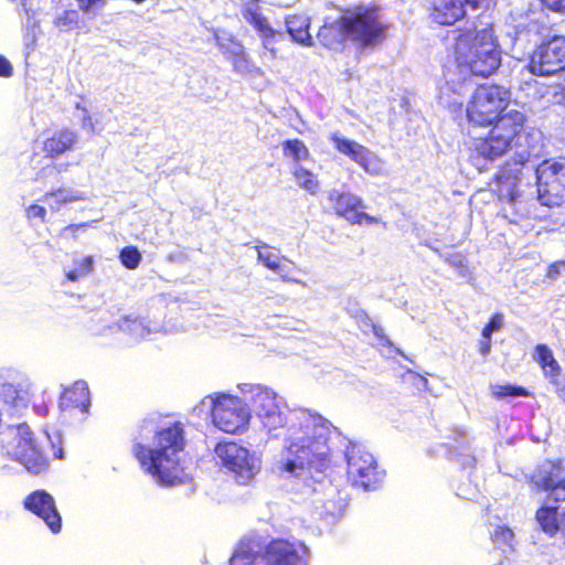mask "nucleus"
I'll return each instance as SVG.
<instances>
[{"mask_svg": "<svg viewBox=\"0 0 565 565\" xmlns=\"http://www.w3.org/2000/svg\"><path fill=\"white\" fill-rule=\"evenodd\" d=\"M241 392L250 401L263 427L273 437L282 435V448L274 470L285 479H298L312 492L326 482L332 438L340 433L327 418L306 408L290 409L273 388L244 383Z\"/></svg>", "mask_w": 565, "mask_h": 565, "instance_id": "f257e3e1", "label": "nucleus"}, {"mask_svg": "<svg viewBox=\"0 0 565 565\" xmlns=\"http://www.w3.org/2000/svg\"><path fill=\"white\" fill-rule=\"evenodd\" d=\"M132 451L141 468L160 486L182 483L188 475L181 465L184 431L180 423L160 425L157 416L142 419L134 435Z\"/></svg>", "mask_w": 565, "mask_h": 565, "instance_id": "f03ea898", "label": "nucleus"}, {"mask_svg": "<svg viewBox=\"0 0 565 565\" xmlns=\"http://www.w3.org/2000/svg\"><path fill=\"white\" fill-rule=\"evenodd\" d=\"M385 36V26L376 9L358 8L347 11L339 20L324 24L318 32V40L330 49H337L349 38L363 46H372Z\"/></svg>", "mask_w": 565, "mask_h": 565, "instance_id": "7ed1b4c3", "label": "nucleus"}, {"mask_svg": "<svg viewBox=\"0 0 565 565\" xmlns=\"http://www.w3.org/2000/svg\"><path fill=\"white\" fill-rule=\"evenodd\" d=\"M455 56L458 72L463 76L493 74L501 64V51L492 28L460 34L456 40Z\"/></svg>", "mask_w": 565, "mask_h": 565, "instance_id": "20e7f679", "label": "nucleus"}, {"mask_svg": "<svg viewBox=\"0 0 565 565\" xmlns=\"http://www.w3.org/2000/svg\"><path fill=\"white\" fill-rule=\"evenodd\" d=\"M0 443L3 452L31 473L38 475L44 470L45 457L28 424L8 426L0 433Z\"/></svg>", "mask_w": 565, "mask_h": 565, "instance_id": "39448f33", "label": "nucleus"}, {"mask_svg": "<svg viewBox=\"0 0 565 565\" xmlns=\"http://www.w3.org/2000/svg\"><path fill=\"white\" fill-rule=\"evenodd\" d=\"M215 455L236 483L242 486L249 484L262 468L260 458L236 443L217 444Z\"/></svg>", "mask_w": 565, "mask_h": 565, "instance_id": "423d86ee", "label": "nucleus"}, {"mask_svg": "<svg viewBox=\"0 0 565 565\" xmlns=\"http://www.w3.org/2000/svg\"><path fill=\"white\" fill-rule=\"evenodd\" d=\"M509 99L510 92L502 86H479L467 107L469 121L478 126L492 125L499 114L507 107Z\"/></svg>", "mask_w": 565, "mask_h": 565, "instance_id": "0eeeda50", "label": "nucleus"}, {"mask_svg": "<svg viewBox=\"0 0 565 565\" xmlns=\"http://www.w3.org/2000/svg\"><path fill=\"white\" fill-rule=\"evenodd\" d=\"M349 444L345 450L349 481L364 491L375 490L384 479V471L379 469L374 456L363 446Z\"/></svg>", "mask_w": 565, "mask_h": 565, "instance_id": "6e6552de", "label": "nucleus"}, {"mask_svg": "<svg viewBox=\"0 0 565 565\" xmlns=\"http://www.w3.org/2000/svg\"><path fill=\"white\" fill-rule=\"evenodd\" d=\"M209 398L212 420L216 428L227 434H237L247 427L250 411L241 398L226 394Z\"/></svg>", "mask_w": 565, "mask_h": 565, "instance_id": "1a4fd4ad", "label": "nucleus"}, {"mask_svg": "<svg viewBox=\"0 0 565 565\" xmlns=\"http://www.w3.org/2000/svg\"><path fill=\"white\" fill-rule=\"evenodd\" d=\"M520 170L512 169L511 163L502 169L495 177L498 198L502 202L501 216L510 223H518L519 220L530 215L526 203L521 200L518 189L520 183Z\"/></svg>", "mask_w": 565, "mask_h": 565, "instance_id": "9d476101", "label": "nucleus"}, {"mask_svg": "<svg viewBox=\"0 0 565 565\" xmlns=\"http://www.w3.org/2000/svg\"><path fill=\"white\" fill-rule=\"evenodd\" d=\"M535 172L540 203L550 207L565 205V160L544 161Z\"/></svg>", "mask_w": 565, "mask_h": 565, "instance_id": "9b49d317", "label": "nucleus"}, {"mask_svg": "<svg viewBox=\"0 0 565 565\" xmlns=\"http://www.w3.org/2000/svg\"><path fill=\"white\" fill-rule=\"evenodd\" d=\"M530 72L539 76L558 75L565 72V35H554L543 42L532 54Z\"/></svg>", "mask_w": 565, "mask_h": 565, "instance_id": "f8f14e48", "label": "nucleus"}, {"mask_svg": "<svg viewBox=\"0 0 565 565\" xmlns=\"http://www.w3.org/2000/svg\"><path fill=\"white\" fill-rule=\"evenodd\" d=\"M328 199L332 203L335 213L344 217L351 224L374 225L381 222L379 217L359 211L360 209H365V205L363 200L355 194L332 190L329 192Z\"/></svg>", "mask_w": 565, "mask_h": 565, "instance_id": "ddd939ff", "label": "nucleus"}, {"mask_svg": "<svg viewBox=\"0 0 565 565\" xmlns=\"http://www.w3.org/2000/svg\"><path fill=\"white\" fill-rule=\"evenodd\" d=\"M308 548L301 542L273 540L265 550L264 565H307Z\"/></svg>", "mask_w": 565, "mask_h": 565, "instance_id": "4468645a", "label": "nucleus"}, {"mask_svg": "<svg viewBox=\"0 0 565 565\" xmlns=\"http://www.w3.org/2000/svg\"><path fill=\"white\" fill-rule=\"evenodd\" d=\"M23 507L42 519L52 533L61 532L62 516L54 498L47 491L41 489L31 492L24 498Z\"/></svg>", "mask_w": 565, "mask_h": 565, "instance_id": "2eb2a0df", "label": "nucleus"}, {"mask_svg": "<svg viewBox=\"0 0 565 565\" xmlns=\"http://www.w3.org/2000/svg\"><path fill=\"white\" fill-rule=\"evenodd\" d=\"M241 13L244 20L249 23L262 38L263 46L271 55L276 54L275 43L285 35L282 32L274 30L267 19L263 15L258 0H245L242 4Z\"/></svg>", "mask_w": 565, "mask_h": 565, "instance_id": "dca6fc26", "label": "nucleus"}, {"mask_svg": "<svg viewBox=\"0 0 565 565\" xmlns=\"http://www.w3.org/2000/svg\"><path fill=\"white\" fill-rule=\"evenodd\" d=\"M484 0H434L431 18L440 25H451L466 15V7L479 9Z\"/></svg>", "mask_w": 565, "mask_h": 565, "instance_id": "f3484780", "label": "nucleus"}, {"mask_svg": "<svg viewBox=\"0 0 565 565\" xmlns=\"http://www.w3.org/2000/svg\"><path fill=\"white\" fill-rule=\"evenodd\" d=\"M525 116L518 110H510L502 116H498L494 120L492 129V141H513L514 139H522L523 137H532L525 132L524 128Z\"/></svg>", "mask_w": 565, "mask_h": 565, "instance_id": "a211bd4d", "label": "nucleus"}, {"mask_svg": "<svg viewBox=\"0 0 565 565\" xmlns=\"http://www.w3.org/2000/svg\"><path fill=\"white\" fill-rule=\"evenodd\" d=\"M158 330V326H151L150 321L146 319L124 317L118 322L107 324L103 329L95 331V333L107 335L108 333L121 331L128 334L132 341H140Z\"/></svg>", "mask_w": 565, "mask_h": 565, "instance_id": "6ab92c4d", "label": "nucleus"}, {"mask_svg": "<svg viewBox=\"0 0 565 565\" xmlns=\"http://www.w3.org/2000/svg\"><path fill=\"white\" fill-rule=\"evenodd\" d=\"M58 405L62 411H78L81 415H86L90 407L87 383L76 381L71 387L65 388L60 397Z\"/></svg>", "mask_w": 565, "mask_h": 565, "instance_id": "aec40b11", "label": "nucleus"}, {"mask_svg": "<svg viewBox=\"0 0 565 565\" xmlns=\"http://www.w3.org/2000/svg\"><path fill=\"white\" fill-rule=\"evenodd\" d=\"M448 439L446 446L449 448L451 459L460 462L465 468L472 467L476 458L471 452L467 431L463 428H455Z\"/></svg>", "mask_w": 565, "mask_h": 565, "instance_id": "412c9836", "label": "nucleus"}, {"mask_svg": "<svg viewBox=\"0 0 565 565\" xmlns=\"http://www.w3.org/2000/svg\"><path fill=\"white\" fill-rule=\"evenodd\" d=\"M511 143H476L470 154L471 163L479 170L486 169L488 163L503 156Z\"/></svg>", "mask_w": 565, "mask_h": 565, "instance_id": "4be33fe9", "label": "nucleus"}, {"mask_svg": "<svg viewBox=\"0 0 565 565\" xmlns=\"http://www.w3.org/2000/svg\"><path fill=\"white\" fill-rule=\"evenodd\" d=\"M31 384L28 381L14 383H4L0 388V395L7 404L20 409L26 406L30 396Z\"/></svg>", "mask_w": 565, "mask_h": 565, "instance_id": "5701e85b", "label": "nucleus"}, {"mask_svg": "<svg viewBox=\"0 0 565 565\" xmlns=\"http://www.w3.org/2000/svg\"><path fill=\"white\" fill-rule=\"evenodd\" d=\"M287 32L292 40L302 45H312V38L309 33V19L305 15H292L286 19Z\"/></svg>", "mask_w": 565, "mask_h": 565, "instance_id": "b1692460", "label": "nucleus"}, {"mask_svg": "<svg viewBox=\"0 0 565 565\" xmlns=\"http://www.w3.org/2000/svg\"><path fill=\"white\" fill-rule=\"evenodd\" d=\"M230 565H264V557L257 545L242 542L231 557Z\"/></svg>", "mask_w": 565, "mask_h": 565, "instance_id": "393cba45", "label": "nucleus"}, {"mask_svg": "<svg viewBox=\"0 0 565 565\" xmlns=\"http://www.w3.org/2000/svg\"><path fill=\"white\" fill-rule=\"evenodd\" d=\"M49 198H57V205L50 204V207L53 211H58L63 204L84 201L87 196L83 191L58 188L45 193L44 201H47Z\"/></svg>", "mask_w": 565, "mask_h": 565, "instance_id": "a878e982", "label": "nucleus"}, {"mask_svg": "<svg viewBox=\"0 0 565 565\" xmlns=\"http://www.w3.org/2000/svg\"><path fill=\"white\" fill-rule=\"evenodd\" d=\"M337 149L352 160L361 164L366 171L370 170L371 153L361 143H335Z\"/></svg>", "mask_w": 565, "mask_h": 565, "instance_id": "bb28decb", "label": "nucleus"}, {"mask_svg": "<svg viewBox=\"0 0 565 565\" xmlns=\"http://www.w3.org/2000/svg\"><path fill=\"white\" fill-rule=\"evenodd\" d=\"M537 483L544 489H552L565 484V471L557 465H550L548 469L543 470Z\"/></svg>", "mask_w": 565, "mask_h": 565, "instance_id": "cd10ccee", "label": "nucleus"}, {"mask_svg": "<svg viewBox=\"0 0 565 565\" xmlns=\"http://www.w3.org/2000/svg\"><path fill=\"white\" fill-rule=\"evenodd\" d=\"M284 156L294 162V167H310L311 159L305 143H282Z\"/></svg>", "mask_w": 565, "mask_h": 565, "instance_id": "c85d7f7f", "label": "nucleus"}, {"mask_svg": "<svg viewBox=\"0 0 565 565\" xmlns=\"http://www.w3.org/2000/svg\"><path fill=\"white\" fill-rule=\"evenodd\" d=\"M53 23L61 32H70L81 29V15L77 10H65L55 17Z\"/></svg>", "mask_w": 565, "mask_h": 565, "instance_id": "c756f323", "label": "nucleus"}, {"mask_svg": "<svg viewBox=\"0 0 565 565\" xmlns=\"http://www.w3.org/2000/svg\"><path fill=\"white\" fill-rule=\"evenodd\" d=\"M74 268L65 271V276L70 281H77L81 277L87 276L94 270L93 256L75 258L73 260Z\"/></svg>", "mask_w": 565, "mask_h": 565, "instance_id": "7c9ffc66", "label": "nucleus"}, {"mask_svg": "<svg viewBox=\"0 0 565 565\" xmlns=\"http://www.w3.org/2000/svg\"><path fill=\"white\" fill-rule=\"evenodd\" d=\"M556 508L542 507L536 512V521L545 533L553 535L558 530Z\"/></svg>", "mask_w": 565, "mask_h": 565, "instance_id": "2f4dec72", "label": "nucleus"}, {"mask_svg": "<svg viewBox=\"0 0 565 565\" xmlns=\"http://www.w3.org/2000/svg\"><path fill=\"white\" fill-rule=\"evenodd\" d=\"M309 168L306 166L294 167V175L300 188L313 194L319 188V182Z\"/></svg>", "mask_w": 565, "mask_h": 565, "instance_id": "473e14b6", "label": "nucleus"}, {"mask_svg": "<svg viewBox=\"0 0 565 565\" xmlns=\"http://www.w3.org/2000/svg\"><path fill=\"white\" fill-rule=\"evenodd\" d=\"M491 393L498 399L526 397L530 395L525 387L515 384H493L491 385Z\"/></svg>", "mask_w": 565, "mask_h": 565, "instance_id": "72a5a7b5", "label": "nucleus"}, {"mask_svg": "<svg viewBox=\"0 0 565 565\" xmlns=\"http://www.w3.org/2000/svg\"><path fill=\"white\" fill-rule=\"evenodd\" d=\"M256 249H257L258 262H260L265 267H267L268 269H270L273 271L279 269V262H280L281 257L277 250H273L265 243L257 245Z\"/></svg>", "mask_w": 565, "mask_h": 565, "instance_id": "f704fd0d", "label": "nucleus"}, {"mask_svg": "<svg viewBox=\"0 0 565 565\" xmlns=\"http://www.w3.org/2000/svg\"><path fill=\"white\" fill-rule=\"evenodd\" d=\"M119 259L127 269H136L140 265L142 256L136 246H126L120 250Z\"/></svg>", "mask_w": 565, "mask_h": 565, "instance_id": "c9c22d12", "label": "nucleus"}, {"mask_svg": "<svg viewBox=\"0 0 565 565\" xmlns=\"http://www.w3.org/2000/svg\"><path fill=\"white\" fill-rule=\"evenodd\" d=\"M439 256L450 266L459 269V275L462 277L467 276V258L459 252L441 254Z\"/></svg>", "mask_w": 565, "mask_h": 565, "instance_id": "e433bc0d", "label": "nucleus"}, {"mask_svg": "<svg viewBox=\"0 0 565 565\" xmlns=\"http://www.w3.org/2000/svg\"><path fill=\"white\" fill-rule=\"evenodd\" d=\"M75 118L81 121V126L83 129L87 131L95 132L98 128V122L94 121L89 111L86 107H83L79 103L76 104V113L74 114Z\"/></svg>", "mask_w": 565, "mask_h": 565, "instance_id": "4c0bfd02", "label": "nucleus"}, {"mask_svg": "<svg viewBox=\"0 0 565 565\" xmlns=\"http://www.w3.org/2000/svg\"><path fill=\"white\" fill-rule=\"evenodd\" d=\"M504 317L502 313H494L481 332L482 338H491L493 332L499 331L503 327Z\"/></svg>", "mask_w": 565, "mask_h": 565, "instance_id": "58836bf2", "label": "nucleus"}, {"mask_svg": "<svg viewBox=\"0 0 565 565\" xmlns=\"http://www.w3.org/2000/svg\"><path fill=\"white\" fill-rule=\"evenodd\" d=\"M534 358L539 362L541 367H545V365L548 363H555V358L553 355L552 350L545 344H537L535 347Z\"/></svg>", "mask_w": 565, "mask_h": 565, "instance_id": "ea45409f", "label": "nucleus"}, {"mask_svg": "<svg viewBox=\"0 0 565 565\" xmlns=\"http://www.w3.org/2000/svg\"><path fill=\"white\" fill-rule=\"evenodd\" d=\"M514 534L507 526H498L492 534L493 542L497 544L512 546Z\"/></svg>", "mask_w": 565, "mask_h": 565, "instance_id": "a19ab883", "label": "nucleus"}, {"mask_svg": "<svg viewBox=\"0 0 565 565\" xmlns=\"http://www.w3.org/2000/svg\"><path fill=\"white\" fill-rule=\"evenodd\" d=\"M516 150L513 157V163L515 166H524L530 162L531 153L526 147L527 143H515Z\"/></svg>", "mask_w": 565, "mask_h": 565, "instance_id": "79ce46f5", "label": "nucleus"}, {"mask_svg": "<svg viewBox=\"0 0 565 565\" xmlns=\"http://www.w3.org/2000/svg\"><path fill=\"white\" fill-rule=\"evenodd\" d=\"M72 143H43V150L46 152V156L50 158H54L64 153L65 151L71 149Z\"/></svg>", "mask_w": 565, "mask_h": 565, "instance_id": "37998d69", "label": "nucleus"}, {"mask_svg": "<svg viewBox=\"0 0 565 565\" xmlns=\"http://www.w3.org/2000/svg\"><path fill=\"white\" fill-rule=\"evenodd\" d=\"M76 1H77L79 10H82L85 13H88V12L93 11L95 8H97L98 6L104 4L103 0H76Z\"/></svg>", "mask_w": 565, "mask_h": 565, "instance_id": "c03bdc74", "label": "nucleus"}, {"mask_svg": "<svg viewBox=\"0 0 565 565\" xmlns=\"http://www.w3.org/2000/svg\"><path fill=\"white\" fill-rule=\"evenodd\" d=\"M26 215L29 218L39 217L44 222L46 210L41 205L32 204L28 207Z\"/></svg>", "mask_w": 565, "mask_h": 565, "instance_id": "a18cd8bd", "label": "nucleus"}, {"mask_svg": "<svg viewBox=\"0 0 565 565\" xmlns=\"http://www.w3.org/2000/svg\"><path fill=\"white\" fill-rule=\"evenodd\" d=\"M550 10L565 14V0H541Z\"/></svg>", "mask_w": 565, "mask_h": 565, "instance_id": "49530a36", "label": "nucleus"}, {"mask_svg": "<svg viewBox=\"0 0 565 565\" xmlns=\"http://www.w3.org/2000/svg\"><path fill=\"white\" fill-rule=\"evenodd\" d=\"M539 25L535 21L531 20L527 23H522L518 25V36H521L523 33L537 32Z\"/></svg>", "mask_w": 565, "mask_h": 565, "instance_id": "de8ad7c7", "label": "nucleus"}, {"mask_svg": "<svg viewBox=\"0 0 565 565\" xmlns=\"http://www.w3.org/2000/svg\"><path fill=\"white\" fill-rule=\"evenodd\" d=\"M546 491H550V498L554 500L555 502L564 501L565 500V484L547 489Z\"/></svg>", "mask_w": 565, "mask_h": 565, "instance_id": "09e8293b", "label": "nucleus"}, {"mask_svg": "<svg viewBox=\"0 0 565 565\" xmlns=\"http://www.w3.org/2000/svg\"><path fill=\"white\" fill-rule=\"evenodd\" d=\"M374 335L381 341L383 345L392 347L391 340L384 334V330L382 327L373 324L372 326Z\"/></svg>", "mask_w": 565, "mask_h": 565, "instance_id": "8fccbe9b", "label": "nucleus"}, {"mask_svg": "<svg viewBox=\"0 0 565 565\" xmlns=\"http://www.w3.org/2000/svg\"><path fill=\"white\" fill-rule=\"evenodd\" d=\"M12 75V66L10 62L0 55V76L2 77H9Z\"/></svg>", "mask_w": 565, "mask_h": 565, "instance_id": "3c124183", "label": "nucleus"}, {"mask_svg": "<svg viewBox=\"0 0 565 565\" xmlns=\"http://www.w3.org/2000/svg\"><path fill=\"white\" fill-rule=\"evenodd\" d=\"M542 370L546 376L554 379L559 374L561 369H559L557 361L555 360L554 364L548 363L545 365V367H542Z\"/></svg>", "mask_w": 565, "mask_h": 565, "instance_id": "603ef678", "label": "nucleus"}, {"mask_svg": "<svg viewBox=\"0 0 565 565\" xmlns=\"http://www.w3.org/2000/svg\"><path fill=\"white\" fill-rule=\"evenodd\" d=\"M491 351V338H482L479 342V352L482 356H487Z\"/></svg>", "mask_w": 565, "mask_h": 565, "instance_id": "864d4df0", "label": "nucleus"}, {"mask_svg": "<svg viewBox=\"0 0 565 565\" xmlns=\"http://www.w3.org/2000/svg\"><path fill=\"white\" fill-rule=\"evenodd\" d=\"M565 267V262H556L548 267L547 276L552 279L559 275L561 268Z\"/></svg>", "mask_w": 565, "mask_h": 565, "instance_id": "5fc2aeb1", "label": "nucleus"}, {"mask_svg": "<svg viewBox=\"0 0 565 565\" xmlns=\"http://www.w3.org/2000/svg\"><path fill=\"white\" fill-rule=\"evenodd\" d=\"M460 76L462 77V82L458 83L457 85H452L451 83H454V79H450V82L448 81L446 83V85L444 87H446V89L443 90V94L446 95L447 90H449L450 87H460V88H463V87H468L469 84L467 83V76H463L461 73H459Z\"/></svg>", "mask_w": 565, "mask_h": 565, "instance_id": "6e6d98bb", "label": "nucleus"}, {"mask_svg": "<svg viewBox=\"0 0 565 565\" xmlns=\"http://www.w3.org/2000/svg\"><path fill=\"white\" fill-rule=\"evenodd\" d=\"M275 273L279 274V276L286 280V281H296L295 279H291L288 274H289V268L286 266V265H282L279 263V269L278 270H274Z\"/></svg>", "mask_w": 565, "mask_h": 565, "instance_id": "4d7b16f0", "label": "nucleus"}, {"mask_svg": "<svg viewBox=\"0 0 565 565\" xmlns=\"http://www.w3.org/2000/svg\"><path fill=\"white\" fill-rule=\"evenodd\" d=\"M34 411L40 416H45L47 414V406L45 404L35 405Z\"/></svg>", "mask_w": 565, "mask_h": 565, "instance_id": "13d9d810", "label": "nucleus"}, {"mask_svg": "<svg viewBox=\"0 0 565 565\" xmlns=\"http://www.w3.org/2000/svg\"><path fill=\"white\" fill-rule=\"evenodd\" d=\"M441 99H443V103H445L446 105H448L450 107L451 106L456 107V106H461L462 105L461 98H456L454 102H449V100H446L445 96L443 95Z\"/></svg>", "mask_w": 565, "mask_h": 565, "instance_id": "bf43d9fd", "label": "nucleus"}, {"mask_svg": "<svg viewBox=\"0 0 565 565\" xmlns=\"http://www.w3.org/2000/svg\"><path fill=\"white\" fill-rule=\"evenodd\" d=\"M54 457L55 458H58V459H63L64 456H63V449L62 448H58L57 450L54 451Z\"/></svg>", "mask_w": 565, "mask_h": 565, "instance_id": "052dcab7", "label": "nucleus"}, {"mask_svg": "<svg viewBox=\"0 0 565 565\" xmlns=\"http://www.w3.org/2000/svg\"><path fill=\"white\" fill-rule=\"evenodd\" d=\"M233 53H234V55H236V56L242 55V54H243V47H242L241 45H237V51H234Z\"/></svg>", "mask_w": 565, "mask_h": 565, "instance_id": "680f3d73", "label": "nucleus"}, {"mask_svg": "<svg viewBox=\"0 0 565 565\" xmlns=\"http://www.w3.org/2000/svg\"><path fill=\"white\" fill-rule=\"evenodd\" d=\"M50 204H54V205H57V198H49V200L46 201Z\"/></svg>", "mask_w": 565, "mask_h": 565, "instance_id": "e2e57ef3", "label": "nucleus"}, {"mask_svg": "<svg viewBox=\"0 0 565 565\" xmlns=\"http://www.w3.org/2000/svg\"><path fill=\"white\" fill-rule=\"evenodd\" d=\"M74 135L70 132V137H67L66 141H73Z\"/></svg>", "mask_w": 565, "mask_h": 565, "instance_id": "0e129e2a", "label": "nucleus"}, {"mask_svg": "<svg viewBox=\"0 0 565 565\" xmlns=\"http://www.w3.org/2000/svg\"><path fill=\"white\" fill-rule=\"evenodd\" d=\"M333 141L339 142V141H348V140L347 139H340V138L337 137V138L333 139Z\"/></svg>", "mask_w": 565, "mask_h": 565, "instance_id": "69168bd1", "label": "nucleus"}, {"mask_svg": "<svg viewBox=\"0 0 565 565\" xmlns=\"http://www.w3.org/2000/svg\"><path fill=\"white\" fill-rule=\"evenodd\" d=\"M216 41H217V43H218V46H220V47H221V50H222V49H223V44L220 42L218 36H216Z\"/></svg>", "mask_w": 565, "mask_h": 565, "instance_id": "338daca9", "label": "nucleus"}, {"mask_svg": "<svg viewBox=\"0 0 565 565\" xmlns=\"http://www.w3.org/2000/svg\"><path fill=\"white\" fill-rule=\"evenodd\" d=\"M396 352H397L398 354H401L402 356H405V355H404V353H403L401 350L396 349Z\"/></svg>", "mask_w": 565, "mask_h": 565, "instance_id": "774afa93", "label": "nucleus"}]
</instances>
